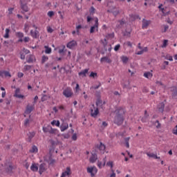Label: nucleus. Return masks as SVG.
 Wrapping results in <instances>:
<instances>
[{
    "mask_svg": "<svg viewBox=\"0 0 177 177\" xmlns=\"http://www.w3.org/2000/svg\"><path fill=\"white\" fill-rule=\"evenodd\" d=\"M165 59H166V60H169V62H173L174 61V58H172V56H171L169 55H167L165 56Z\"/></svg>",
    "mask_w": 177,
    "mask_h": 177,
    "instance_id": "58836bf2",
    "label": "nucleus"
},
{
    "mask_svg": "<svg viewBox=\"0 0 177 177\" xmlns=\"http://www.w3.org/2000/svg\"><path fill=\"white\" fill-rule=\"evenodd\" d=\"M88 71H89V69L86 68L81 72L79 73V75H84V77H86V74H88Z\"/></svg>",
    "mask_w": 177,
    "mask_h": 177,
    "instance_id": "b1692460",
    "label": "nucleus"
},
{
    "mask_svg": "<svg viewBox=\"0 0 177 177\" xmlns=\"http://www.w3.org/2000/svg\"><path fill=\"white\" fill-rule=\"evenodd\" d=\"M81 28H82V26H81V25H78L76 27L77 34H78V32H80V30H81Z\"/></svg>",
    "mask_w": 177,
    "mask_h": 177,
    "instance_id": "052dcab7",
    "label": "nucleus"
},
{
    "mask_svg": "<svg viewBox=\"0 0 177 177\" xmlns=\"http://www.w3.org/2000/svg\"><path fill=\"white\" fill-rule=\"evenodd\" d=\"M47 60H49V57L46 55H43L41 57V64H44L45 62H47Z\"/></svg>",
    "mask_w": 177,
    "mask_h": 177,
    "instance_id": "72a5a7b5",
    "label": "nucleus"
},
{
    "mask_svg": "<svg viewBox=\"0 0 177 177\" xmlns=\"http://www.w3.org/2000/svg\"><path fill=\"white\" fill-rule=\"evenodd\" d=\"M46 162L49 164L50 165H54L56 162V160L55 159L52 158V156H49L48 160H46Z\"/></svg>",
    "mask_w": 177,
    "mask_h": 177,
    "instance_id": "6ab92c4d",
    "label": "nucleus"
},
{
    "mask_svg": "<svg viewBox=\"0 0 177 177\" xmlns=\"http://www.w3.org/2000/svg\"><path fill=\"white\" fill-rule=\"evenodd\" d=\"M30 169L33 172H37L38 171V166H37L35 164H32L30 167Z\"/></svg>",
    "mask_w": 177,
    "mask_h": 177,
    "instance_id": "cd10ccee",
    "label": "nucleus"
},
{
    "mask_svg": "<svg viewBox=\"0 0 177 177\" xmlns=\"http://www.w3.org/2000/svg\"><path fill=\"white\" fill-rule=\"evenodd\" d=\"M24 70H25V71H28L31 70V66L25 65L24 67Z\"/></svg>",
    "mask_w": 177,
    "mask_h": 177,
    "instance_id": "ea45409f",
    "label": "nucleus"
},
{
    "mask_svg": "<svg viewBox=\"0 0 177 177\" xmlns=\"http://www.w3.org/2000/svg\"><path fill=\"white\" fill-rule=\"evenodd\" d=\"M30 35L33 39H38V38H39V31H38V30H31Z\"/></svg>",
    "mask_w": 177,
    "mask_h": 177,
    "instance_id": "6e6552de",
    "label": "nucleus"
},
{
    "mask_svg": "<svg viewBox=\"0 0 177 177\" xmlns=\"http://www.w3.org/2000/svg\"><path fill=\"white\" fill-rule=\"evenodd\" d=\"M47 16H48V17H53V16H55V12L53 11H49L47 13Z\"/></svg>",
    "mask_w": 177,
    "mask_h": 177,
    "instance_id": "79ce46f5",
    "label": "nucleus"
},
{
    "mask_svg": "<svg viewBox=\"0 0 177 177\" xmlns=\"http://www.w3.org/2000/svg\"><path fill=\"white\" fill-rule=\"evenodd\" d=\"M113 16H118V15H120V11L119 10H115V11H113L112 12Z\"/></svg>",
    "mask_w": 177,
    "mask_h": 177,
    "instance_id": "5fc2aeb1",
    "label": "nucleus"
},
{
    "mask_svg": "<svg viewBox=\"0 0 177 177\" xmlns=\"http://www.w3.org/2000/svg\"><path fill=\"white\" fill-rule=\"evenodd\" d=\"M158 111L160 113H164V109H165V104L164 102H160L158 106Z\"/></svg>",
    "mask_w": 177,
    "mask_h": 177,
    "instance_id": "4468645a",
    "label": "nucleus"
},
{
    "mask_svg": "<svg viewBox=\"0 0 177 177\" xmlns=\"http://www.w3.org/2000/svg\"><path fill=\"white\" fill-rule=\"evenodd\" d=\"M168 28H169L168 25H164V30H162V32H167V31H168Z\"/></svg>",
    "mask_w": 177,
    "mask_h": 177,
    "instance_id": "09e8293b",
    "label": "nucleus"
},
{
    "mask_svg": "<svg viewBox=\"0 0 177 177\" xmlns=\"http://www.w3.org/2000/svg\"><path fill=\"white\" fill-rule=\"evenodd\" d=\"M28 140L29 142H31V140H32V138H34V136H35V132L32 131V132H29L28 133Z\"/></svg>",
    "mask_w": 177,
    "mask_h": 177,
    "instance_id": "aec40b11",
    "label": "nucleus"
},
{
    "mask_svg": "<svg viewBox=\"0 0 177 177\" xmlns=\"http://www.w3.org/2000/svg\"><path fill=\"white\" fill-rule=\"evenodd\" d=\"M63 95L65 97H71V96L74 95V93H73V89H71V88L67 87L63 91Z\"/></svg>",
    "mask_w": 177,
    "mask_h": 177,
    "instance_id": "423d86ee",
    "label": "nucleus"
},
{
    "mask_svg": "<svg viewBox=\"0 0 177 177\" xmlns=\"http://www.w3.org/2000/svg\"><path fill=\"white\" fill-rule=\"evenodd\" d=\"M155 124H158L156 125L157 129H160V128H161V123H160V121H159V120H156V121L155 122Z\"/></svg>",
    "mask_w": 177,
    "mask_h": 177,
    "instance_id": "c03bdc74",
    "label": "nucleus"
},
{
    "mask_svg": "<svg viewBox=\"0 0 177 177\" xmlns=\"http://www.w3.org/2000/svg\"><path fill=\"white\" fill-rule=\"evenodd\" d=\"M27 63H34V57L33 55H30L26 60Z\"/></svg>",
    "mask_w": 177,
    "mask_h": 177,
    "instance_id": "2f4dec72",
    "label": "nucleus"
},
{
    "mask_svg": "<svg viewBox=\"0 0 177 177\" xmlns=\"http://www.w3.org/2000/svg\"><path fill=\"white\" fill-rule=\"evenodd\" d=\"M94 150H97V151H100L102 154H104L106 151V145L103 144V142H100V145L97 144L95 145Z\"/></svg>",
    "mask_w": 177,
    "mask_h": 177,
    "instance_id": "7ed1b4c3",
    "label": "nucleus"
},
{
    "mask_svg": "<svg viewBox=\"0 0 177 177\" xmlns=\"http://www.w3.org/2000/svg\"><path fill=\"white\" fill-rule=\"evenodd\" d=\"M50 129V125H48L46 127H43V132H44V133H48V132L49 133Z\"/></svg>",
    "mask_w": 177,
    "mask_h": 177,
    "instance_id": "473e14b6",
    "label": "nucleus"
},
{
    "mask_svg": "<svg viewBox=\"0 0 177 177\" xmlns=\"http://www.w3.org/2000/svg\"><path fill=\"white\" fill-rule=\"evenodd\" d=\"M34 105H27L25 110V114H31V112L34 111Z\"/></svg>",
    "mask_w": 177,
    "mask_h": 177,
    "instance_id": "9d476101",
    "label": "nucleus"
},
{
    "mask_svg": "<svg viewBox=\"0 0 177 177\" xmlns=\"http://www.w3.org/2000/svg\"><path fill=\"white\" fill-rule=\"evenodd\" d=\"M100 84L99 85H97V86H92V87H91V89H95V90H96V89H99V88H100Z\"/></svg>",
    "mask_w": 177,
    "mask_h": 177,
    "instance_id": "4d7b16f0",
    "label": "nucleus"
},
{
    "mask_svg": "<svg viewBox=\"0 0 177 177\" xmlns=\"http://www.w3.org/2000/svg\"><path fill=\"white\" fill-rule=\"evenodd\" d=\"M77 133H74L73 136H72V140H77Z\"/></svg>",
    "mask_w": 177,
    "mask_h": 177,
    "instance_id": "680f3d73",
    "label": "nucleus"
},
{
    "mask_svg": "<svg viewBox=\"0 0 177 177\" xmlns=\"http://www.w3.org/2000/svg\"><path fill=\"white\" fill-rule=\"evenodd\" d=\"M174 135H177V125L173 129Z\"/></svg>",
    "mask_w": 177,
    "mask_h": 177,
    "instance_id": "13d9d810",
    "label": "nucleus"
},
{
    "mask_svg": "<svg viewBox=\"0 0 177 177\" xmlns=\"http://www.w3.org/2000/svg\"><path fill=\"white\" fill-rule=\"evenodd\" d=\"M87 172L88 174H92V172H95L96 174L97 172V169H96V167H88Z\"/></svg>",
    "mask_w": 177,
    "mask_h": 177,
    "instance_id": "412c9836",
    "label": "nucleus"
},
{
    "mask_svg": "<svg viewBox=\"0 0 177 177\" xmlns=\"http://www.w3.org/2000/svg\"><path fill=\"white\" fill-rule=\"evenodd\" d=\"M97 160V149H93L91 152V156L89 158V162H91V164H93L96 162Z\"/></svg>",
    "mask_w": 177,
    "mask_h": 177,
    "instance_id": "20e7f679",
    "label": "nucleus"
},
{
    "mask_svg": "<svg viewBox=\"0 0 177 177\" xmlns=\"http://www.w3.org/2000/svg\"><path fill=\"white\" fill-rule=\"evenodd\" d=\"M46 165L45 163H41L39 165V175H42V174H44V172H45V171H46Z\"/></svg>",
    "mask_w": 177,
    "mask_h": 177,
    "instance_id": "1a4fd4ad",
    "label": "nucleus"
},
{
    "mask_svg": "<svg viewBox=\"0 0 177 177\" xmlns=\"http://www.w3.org/2000/svg\"><path fill=\"white\" fill-rule=\"evenodd\" d=\"M22 15H24V13H26L27 12L30 11V8H28V6L27 5V3L26 2V0H20L19 1Z\"/></svg>",
    "mask_w": 177,
    "mask_h": 177,
    "instance_id": "f03ea898",
    "label": "nucleus"
},
{
    "mask_svg": "<svg viewBox=\"0 0 177 177\" xmlns=\"http://www.w3.org/2000/svg\"><path fill=\"white\" fill-rule=\"evenodd\" d=\"M101 42L103 45V48L105 52H107V50L109 52H111V50L113 49V48L111 47V44H108L107 39H104V41L101 40Z\"/></svg>",
    "mask_w": 177,
    "mask_h": 177,
    "instance_id": "39448f33",
    "label": "nucleus"
},
{
    "mask_svg": "<svg viewBox=\"0 0 177 177\" xmlns=\"http://www.w3.org/2000/svg\"><path fill=\"white\" fill-rule=\"evenodd\" d=\"M51 125H56V127H60V122L59 120H53L51 122Z\"/></svg>",
    "mask_w": 177,
    "mask_h": 177,
    "instance_id": "c756f323",
    "label": "nucleus"
},
{
    "mask_svg": "<svg viewBox=\"0 0 177 177\" xmlns=\"http://www.w3.org/2000/svg\"><path fill=\"white\" fill-rule=\"evenodd\" d=\"M95 96L97 99H100L101 96H100V92L97 91V93H95Z\"/></svg>",
    "mask_w": 177,
    "mask_h": 177,
    "instance_id": "0e129e2a",
    "label": "nucleus"
},
{
    "mask_svg": "<svg viewBox=\"0 0 177 177\" xmlns=\"http://www.w3.org/2000/svg\"><path fill=\"white\" fill-rule=\"evenodd\" d=\"M66 129H68V124H64L61 126V132H64Z\"/></svg>",
    "mask_w": 177,
    "mask_h": 177,
    "instance_id": "bb28decb",
    "label": "nucleus"
},
{
    "mask_svg": "<svg viewBox=\"0 0 177 177\" xmlns=\"http://www.w3.org/2000/svg\"><path fill=\"white\" fill-rule=\"evenodd\" d=\"M46 97H48L46 95H43V96L41 98V102H46V100H47Z\"/></svg>",
    "mask_w": 177,
    "mask_h": 177,
    "instance_id": "603ef678",
    "label": "nucleus"
},
{
    "mask_svg": "<svg viewBox=\"0 0 177 177\" xmlns=\"http://www.w3.org/2000/svg\"><path fill=\"white\" fill-rule=\"evenodd\" d=\"M147 156L149 157L150 158H154V160H160V157L157 156V154H155L153 153H147Z\"/></svg>",
    "mask_w": 177,
    "mask_h": 177,
    "instance_id": "2eb2a0df",
    "label": "nucleus"
},
{
    "mask_svg": "<svg viewBox=\"0 0 177 177\" xmlns=\"http://www.w3.org/2000/svg\"><path fill=\"white\" fill-rule=\"evenodd\" d=\"M115 115L114 117L113 122L118 127L122 125L124 123V114H125V111L122 107L118 108L115 111Z\"/></svg>",
    "mask_w": 177,
    "mask_h": 177,
    "instance_id": "f257e3e1",
    "label": "nucleus"
},
{
    "mask_svg": "<svg viewBox=\"0 0 177 177\" xmlns=\"http://www.w3.org/2000/svg\"><path fill=\"white\" fill-rule=\"evenodd\" d=\"M30 153H38V147H37V146L33 145L32 147V149H30Z\"/></svg>",
    "mask_w": 177,
    "mask_h": 177,
    "instance_id": "a878e982",
    "label": "nucleus"
},
{
    "mask_svg": "<svg viewBox=\"0 0 177 177\" xmlns=\"http://www.w3.org/2000/svg\"><path fill=\"white\" fill-rule=\"evenodd\" d=\"M97 114H99V109L96 108L93 112V109H91V117H93L95 118V117L97 116Z\"/></svg>",
    "mask_w": 177,
    "mask_h": 177,
    "instance_id": "dca6fc26",
    "label": "nucleus"
},
{
    "mask_svg": "<svg viewBox=\"0 0 177 177\" xmlns=\"http://www.w3.org/2000/svg\"><path fill=\"white\" fill-rule=\"evenodd\" d=\"M89 77H91L92 78H95V77H97V73H94V72H91Z\"/></svg>",
    "mask_w": 177,
    "mask_h": 177,
    "instance_id": "a18cd8bd",
    "label": "nucleus"
},
{
    "mask_svg": "<svg viewBox=\"0 0 177 177\" xmlns=\"http://www.w3.org/2000/svg\"><path fill=\"white\" fill-rule=\"evenodd\" d=\"M16 97H18L19 99H23L24 97V95L21 94H15Z\"/></svg>",
    "mask_w": 177,
    "mask_h": 177,
    "instance_id": "6e6d98bb",
    "label": "nucleus"
},
{
    "mask_svg": "<svg viewBox=\"0 0 177 177\" xmlns=\"http://www.w3.org/2000/svg\"><path fill=\"white\" fill-rule=\"evenodd\" d=\"M71 175V168L70 167H66V170L62 172L61 177H66Z\"/></svg>",
    "mask_w": 177,
    "mask_h": 177,
    "instance_id": "9b49d317",
    "label": "nucleus"
},
{
    "mask_svg": "<svg viewBox=\"0 0 177 177\" xmlns=\"http://www.w3.org/2000/svg\"><path fill=\"white\" fill-rule=\"evenodd\" d=\"M67 48H68L69 49H73V48H74V46H77V41L73 40L71 41H69L67 45H66Z\"/></svg>",
    "mask_w": 177,
    "mask_h": 177,
    "instance_id": "f8f14e48",
    "label": "nucleus"
},
{
    "mask_svg": "<svg viewBox=\"0 0 177 177\" xmlns=\"http://www.w3.org/2000/svg\"><path fill=\"white\" fill-rule=\"evenodd\" d=\"M102 165H103V163H102L101 161L97 162V167L101 169Z\"/></svg>",
    "mask_w": 177,
    "mask_h": 177,
    "instance_id": "338daca9",
    "label": "nucleus"
},
{
    "mask_svg": "<svg viewBox=\"0 0 177 177\" xmlns=\"http://www.w3.org/2000/svg\"><path fill=\"white\" fill-rule=\"evenodd\" d=\"M30 124V119L27 118L24 121V127H27V125Z\"/></svg>",
    "mask_w": 177,
    "mask_h": 177,
    "instance_id": "de8ad7c7",
    "label": "nucleus"
},
{
    "mask_svg": "<svg viewBox=\"0 0 177 177\" xmlns=\"http://www.w3.org/2000/svg\"><path fill=\"white\" fill-rule=\"evenodd\" d=\"M9 32H10V29L6 28V33H5V35H3V37H4V38H6V39L9 38Z\"/></svg>",
    "mask_w": 177,
    "mask_h": 177,
    "instance_id": "f704fd0d",
    "label": "nucleus"
},
{
    "mask_svg": "<svg viewBox=\"0 0 177 177\" xmlns=\"http://www.w3.org/2000/svg\"><path fill=\"white\" fill-rule=\"evenodd\" d=\"M96 106L97 107L103 106V101L102 100V98H97Z\"/></svg>",
    "mask_w": 177,
    "mask_h": 177,
    "instance_id": "5701e85b",
    "label": "nucleus"
},
{
    "mask_svg": "<svg viewBox=\"0 0 177 177\" xmlns=\"http://www.w3.org/2000/svg\"><path fill=\"white\" fill-rule=\"evenodd\" d=\"M47 31H48V32H50V34H52V32H53V29L50 27H48L47 28Z\"/></svg>",
    "mask_w": 177,
    "mask_h": 177,
    "instance_id": "e2e57ef3",
    "label": "nucleus"
},
{
    "mask_svg": "<svg viewBox=\"0 0 177 177\" xmlns=\"http://www.w3.org/2000/svg\"><path fill=\"white\" fill-rule=\"evenodd\" d=\"M51 143V149H49L50 153H53L55 151V147H56V142L52 140L50 141Z\"/></svg>",
    "mask_w": 177,
    "mask_h": 177,
    "instance_id": "f3484780",
    "label": "nucleus"
},
{
    "mask_svg": "<svg viewBox=\"0 0 177 177\" xmlns=\"http://www.w3.org/2000/svg\"><path fill=\"white\" fill-rule=\"evenodd\" d=\"M121 48V45L120 44H118L114 47V50L115 52H118V50H120V48Z\"/></svg>",
    "mask_w": 177,
    "mask_h": 177,
    "instance_id": "37998d69",
    "label": "nucleus"
},
{
    "mask_svg": "<svg viewBox=\"0 0 177 177\" xmlns=\"http://www.w3.org/2000/svg\"><path fill=\"white\" fill-rule=\"evenodd\" d=\"M16 37H17V38H23V37H24V34L21 32H17L15 33Z\"/></svg>",
    "mask_w": 177,
    "mask_h": 177,
    "instance_id": "c9c22d12",
    "label": "nucleus"
},
{
    "mask_svg": "<svg viewBox=\"0 0 177 177\" xmlns=\"http://www.w3.org/2000/svg\"><path fill=\"white\" fill-rule=\"evenodd\" d=\"M98 27H99V19H97V17H96L95 19L94 26H91L90 28V34H93V32H95V28H97V31Z\"/></svg>",
    "mask_w": 177,
    "mask_h": 177,
    "instance_id": "0eeeda50",
    "label": "nucleus"
},
{
    "mask_svg": "<svg viewBox=\"0 0 177 177\" xmlns=\"http://www.w3.org/2000/svg\"><path fill=\"white\" fill-rule=\"evenodd\" d=\"M129 139H131V138H129V137L124 138V141L126 143V147H127V149H129Z\"/></svg>",
    "mask_w": 177,
    "mask_h": 177,
    "instance_id": "e433bc0d",
    "label": "nucleus"
},
{
    "mask_svg": "<svg viewBox=\"0 0 177 177\" xmlns=\"http://www.w3.org/2000/svg\"><path fill=\"white\" fill-rule=\"evenodd\" d=\"M121 59H122V63H128V60H129V59L127 56H122L121 57Z\"/></svg>",
    "mask_w": 177,
    "mask_h": 177,
    "instance_id": "4c0bfd02",
    "label": "nucleus"
},
{
    "mask_svg": "<svg viewBox=\"0 0 177 177\" xmlns=\"http://www.w3.org/2000/svg\"><path fill=\"white\" fill-rule=\"evenodd\" d=\"M150 23H151V21H147V20L144 19L142 20V28H143V29L147 28V27H149Z\"/></svg>",
    "mask_w": 177,
    "mask_h": 177,
    "instance_id": "ddd939ff",
    "label": "nucleus"
},
{
    "mask_svg": "<svg viewBox=\"0 0 177 177\" xmlns=\"http://www.w3.org/2000/svg\"><path fill=\"white\" fill-rule=\"evenodd\" d=\"M29 26H28V24H24V30H25V32H28V28H29Z\"/></svg>",
    "mask_w": 177,
    "mask_h": 177,
    "instance_id": "8fccbe9b",
    "label": "nucleus"
},
{
    "mask_svg": "<svg viewBox=\"0 0 177 177\" xmlns=\"http://www.w3.org/2000/svg\"><path fill=\"white\" fill-rule=\"evenodd\" d=\"M24 42H29L30 41V37H26L24 38Z\"/></svg>",
    "mask_w": 177,
    "mask_h": 177,
    "instance_id": "69168bd1",
    "label": "nucleus"
},
{
    "mask_svg": "<svg viewBox=\"0 0 177 177\" xmlns=\"http://www.w3.org/2000/svg\"><path fill=\"white\" fill-rule=\"evenodd\" d=\"M168 45V40L165 39L163 41V44L162 45V48H167V46Z\"/></svg>",
    "mask_w": 177,
    "mask_h": 177,
    "instance_id": "a19ab883",
    "label": "nucleus"
},
{
    "mask_svg": "<svg viewBox=\"0 0 177 177\" xmlns=\"http://www.w3.org/2000/svg\"><path fill=\"white\" fill-rule=\"evenodd\" d=\"M4 75L5 77H12V75H10V73L9 71H4Z\"/></svg>",
    "mask_w": 177,
    "mask_h": 177,
    "instance_id": "3c124183",
    "label": "nucleus"
},
{
    "mask_svg": "<svg viewBox=\"0 0 177 177\" xmlns=\"http://www.w3.org/2000/svg\"><path fill=\"white\" fill-rule=\"evenodd\" d=\"M173 96H177V88L174 90V91H173Z\"/></svg>",
    "mask_w": 177,
    "mask_h": 177,
    "instance_id": "774afa93",
    "label": "nucleus"
},
{
    "mask_svg": "<svg viewBox=\"0 0 177 177\" xmlns=\"http://www.w3.org/2000/svg\"><path fill=\"white\" fill-rule=\"evenodd\" d=\"M55 132H56V130H55L53 128L51 127L50 128V131L48 132V133H55Z\"/></svg>",
    "mask_w": 177,
    "mask_h": 177,
    "instance_id": "bf43d9fd",
    "label": "nucleus"
},
{
    "mask_svg": "<svg viewBox=\"0 0 177 177\" xmlns=\"http://www.w3.org/2000/svg\"><path fill=\"white\" fill-rule=\"evenodd\" d=\"M86 19H87V23H91V21L93 20V18H92V16H91L90 15L87 16Z\"/></svg>",
    "mask_w": 177,
    "mask_h": 177,
    "instance_id": "49530a36",
    "label": "nucleus"
},
{
    "mask_svg": "<svg viewBox=\"0 0 177 177\" xmlns=\"http://www.w3.org/2000/svg\"><path fill=\"white\" fill-rule=\"evenodd\" d=\"M45 48V53H46V55H50V53H52V48H50L49 46H44Z\"/></svg>",
    "mask_w": 177,
    "mask_h": 177,
    "instance_id": "393cba45",
    "label": "nucleus"
},
{
    "mask_svg": "<svg viewBox=\"0 0 177 177\" xmlns=\"http://www.w3.org/2000/svg\"><path fill=\"white\" fill-rule=\"evenodd\" d=\"M144 77H145V78H151L153 77V73H151V72H145L144 73Z\"/></svg>",
    "mask_w": 177,
    "mask_h": 177,
    "instance_id": "c85d7f7f",
    "label": "nucleus"
},
{
    "mask_svg": "<svg viewBox=\"0 0 177 177\" xmlns=\"http://www.w3.org/2000/svg\"><path fill=\"white\" fill-rule=\"evenodd\" d=\"M106 62V63L110 64V63H111L112 61L111 60L110 58H109V57H102L100 59V62H101V63H103V62Z\"/></svg>",
    "mask_w": 177,
    "mask_h": 177,
    "instance_id": "a211bd4d",
    "label": "nucleus"
},
{
    "mask_svg": "<svg viewBox=\"0 0 177 177\" xmlns=\"http://www.w3.org/2000/svg\"><path fill=\"white\" fill-rule=\"evenodd\" d=\"M15 166L10 165L7 168H6V171L8 172V174H12V171L13 169H15Z\"/></svg>",
    "mask_w": 177,
    "mask_h": 177,
    "instance_id": "4be33fe9",
    "label": "nucleus"
},
{
    "mask_svg": "<svg viewBox=\"0 0 177 177\" xmlns=\"http://www.w3.org/2000/svg\"><path fill=\"white\" fill-rule=\"evenodd\" d=\"M96 10L95 9V8L93 6H91L90 10H89V15L90 16H93V15H95V11Z\"/></svg>",
    "mask_w": 177,
    "mask_h": 177,
    "instance_id": "7c9ffc66",
    "label": "nucleus"
},
{
    "mask_svg": "<svg viewBox=\"0 0 177 177\" xmlns=\"http://www.w3.org/2000/svg\"><path fill=\"white\" fill-rule=\"evenodd\" d=\"M20 58L21 60H24V59H26V54L20 53Z\"/></svg>",
    "mask_w": 177,
    "mask_h": 177,
    "instance_id": "864d4df0",
    "label": "nucleus"
}]
</instances>
